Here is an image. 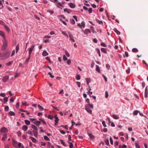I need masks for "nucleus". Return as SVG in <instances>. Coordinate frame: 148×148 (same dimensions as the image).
<instances>
[{
	"mask_svg": "<svg viewBox=\"0 0 148 148\" xmlns=\"http://www.w3.org/2000/svg\"><path fill=\"white\" fill-rule=\"evenodd\" d=\"M60 127H62L65 128L67 130H68V126L66 125H61Z\"/></svg>",
	"mask_w": 148,
	"mask_h": 148,
	"instance_id": "c03bdc74",
	"label": "nucleus"
},
{
	"mask_svg": "<svg viewBox=\"0 0 148 148\" xmlns=\"http://www.w3.org/2000/svg\"><path fill=\"white\" fill-rule=\"evenodd\" d=\"M44 138L46 141H49L50 140V139L46 136H44Z\"/></svg>",
	"mask_w": 148,
	"mask_h": 148,
	"instance_id": "a19ab883",
	"label": "nucleus"
},
{
	"mask_svg": "<svg viewBox=\"0 0 148 148\" xmlns=\"http://www.w3.org/2000/svg\"><path fill=\"white\" fill-rule=\"evenodd\" d=\"M82 32L84 34L86 35H88L89 33H90L91 32L90 30L88 29H86L84 30L82 29Z\"/></svg>",
	"mask_w": 148,
	"mask_h": 148,
	"instance_id": "0eeeda50",
	"label": "nucleus"
},
{
	"mask_svg": "<svg viewBox=\"0 0 148 148\" xmlns=\"http://www.w3.org/2000/svg\"><path fill=\"white\" fill-rule=\"evenodd\" d=\"M96 21L99 24H103V22L102 21H100L98 19H96Z\"/></svg>",
	"mask_w": 148,
	"mask_h": 148,
	"instance_id": "79ce46f5",
	"label": "nucleus"
},
{
	"mask_svg": "<svg viewBox=\"0 0 148 148\" xmlns=\"http://www.w3.org/2000/svg\"><path fill=\"white\" fill-rule=\"evenodd\" d=\"M45 59L47 60H48L49 63H51L52 62L51 61V60L50 58L49 57H46L45 58Z\"/></svg>",
	"mask_w": 148,
	"mask_h": 148,
	"instance_id": "e2e57ef3",
	"label": "nucleus"
},
{
	"mask_svg": "<svg viewBox=\"0 0 148 148\" xmlns=\"http://www.w3.org/2000/svg\"><path fill=\"white\" fill-rule=\"evenodd\" d=\"M58 17L59 18V19L60 18H61L62 19V18H63L64 19H65V18L64 16L63 15H61L58 16Z\"/></svg>",
	"mask_w": 148,
	"mask_h": 148,
	"instance_id": "6e6d98bb",
	"label": "nucleus"
},
{
	"mask_svg": "<svg viewBox=\"0 0 148 148\" xmlns=\"http://www.w3.org/2000/svg\"><path fill=\"white\" fill-rule=\"evenodd\" d=\"M76 84H77V86L79 88L80 87H81V83L80 82H76Z\"/></svg>",
	"mask_w": 148,
	"mask_h": 148,
	"instance_id": "4d7b16f0",
	"label": "nucleus"
},
{
	"mask_svg": "<svg viewBox=\"0 0 148 148\" xmlns=\"http://www.w3.org/2000/svg\"><path fill=\"white\" fill-rule=\"evenodd\" d=\"M34 47L35 45H32L31 47L29 49V56H30L33 50L34 49Z\"/></svg>",
	"mask_w": 148,
	"mask_h": 148,
	"instance_id": "6e6552de",
	"label": "nucleus"
},
{
	"mask_svg": "<svg viewBox=\"0 0 148 148\" xmlns=\"http://www.w3.org/2000/svg\"><path fill=\"white\" fill-rule=\"evenodd\" d=\"M22 144L21 143H18L14 139H12V145L14 147H17L18 146L19 148H20L21 147Z\"/></svg>",
	"mask_w": 148,
	"mask_h": 148,
	"instance_id": "f03ea898",
	"label": "nucleus"
},
{
	"mask_svg": "<svg viewBox=\"0 0 148 148\" xmlns=\"http://www.w3.org/2000/svg\"><path fill=\"white\" fill-rule=\"evenodd\" d=\"M60 20L62 22V23L64 24V25H67V23H66L64 21H63L62 19H61V18H60Z\"/></svg>",
	"mask_w": 148,
	"mask_h": 148,
	"instance_id": "bf43d9fd",
	"label": "nucleus"
},
{
	"mask_svg": "<svg viewBox=\"0 0 148 148\" xmlns=\"http://www.w3.org/2000/svg\"><path fill=\"white\" fill-rule=\"evenodd\" d=\"M96 70L99 73H101L100 69L99 66L97 65H96Z\"/></svg>",
	"mask_w": 148,
	"mask_h": 148,
	"instance_id": "6ab92c4d",
	"label": "nucleus"
},
{
	"mask_svg": "<svg viewBox=\"0 0 148 148\" xmlns=\"http://www.w3.org/2000/svg\"><path fill=\"white\" fill-rule=\"evenodd\" d=\"M28 129V127L26 125H23L22 127V129L24 131H26Z\"/></svg>",
	"mask_w": 148,
	"mask_h": 148,
	"instance_id": "5701e85b",
	"label": "nucleus"
},
{
	"mask_svg": "<svg viewBox=\"0 0 148 148\" xmlns=\"http://www.w3.org/2000/svg\"><path fill=\"white\" fill-rule=\"evenodd\" d=\"M148 92L146 90H145V97H147V96Z\"/></svg>",
	"mask_w": 148,
	"mask_h": 148,
	"instance_id": "774afa93",
	"label": "nucleus"
},
{
	"mask_svg": "<svg viewBox=\"0 0 148 148\" xmlns=\"http://www.w3.org/2000/svg\"><path fill=\"white\" fill-rule=\"evenodd\" d=\"M4 58H9L10 56V53L9 52H5L4 53Z\"/></svg>",
	"mask_w": 148,
	"mask_h": 148,
	"instance_id": "1a4fd4ad",
	"label": "nucleus"
},
{
	"mask_svg": "<svg viewBox=\"0 0 148 148\" xmlns=\"http://www.w3.org/2000/svg\"><path fill=\"white\" fill-rule=\"evenodd\" d=\"M42 55L44 56H45L48 55V53L45 50L42 53Z\"/></svg>",
	"mask_w": 148,
	"mask_h": 148,
	"instance_id": "cd10ccee",
	"label": "nucleus"
},
{
	"mask_svg": "<svg viewBox=\"0 0 148 148\" xmlns=\"http://www.w3.org/2000/svg\"><path fill=\"white\" fill-rule=\"evenodd\" d=\"M47 118L49 119L52 120L53 119V116L49 114L47 116Z\"/></svg>",
	"mask_w": 148,
	"mask_h": 148,
	"instance_id": "37998d69",
	"label": "nucleus"
},
{
	"mask_svg": "<svg viewBox=\"0 0 148 148\" xmlns=\"http://www.w3.org/2000/svg\"><path fill=\"white\" fill-rule=\"evenodd\" d=\"M8 129L5 127H3L0 130V132L1 133H5L8 132Z\"/></svg>",
	"mask_w": 148,
	"mask_h": 148,
	"instance_id": "39448f33",
	"label": "nucleus"
},
{
	"mask_svg": "<svg viewBox=\"0 0 148 148\" xmlns=\"http://www.w3.org/2000/svg\"><path fill=\"white\" fill-rule=\"evenodd\" d=\"M41 146H45L46 145V143L44 141H42L40 143Z\"/></svg>",
	"mask_w": 148,
	"mask_h": 148,
	"instance_id": "58836bf2",
	"label": "nucleus"
},
{
	"mask_svg": "<svg viewBox=\"0 0 148 148\" xmlns=\"http://www.w3.org/2000/svg\"><path fill=\"white\" fill-rule=\"evenodd\" d=\"M39 119L42 122V124L45 125H47L46 122L44 120L42 119Z\"/></svg>",
	"mask_w": 148,
	"mask_h": 148,
	"instance_id": "f704fd0d",
	"label": "nucleus"
},
{
	"mask_svg": "<svg viewBox=\"0 0 148 148\" xmlns=\"http://www.w3.org/2000/svg\"><path fill=\"white\" fill-rule=\"evenodd\" d=\"M8 114L10 116H14L15 115V113L14 112L11 111H10L8 112Z\"/></svg>",
	"mask_w": 148,
	"mask_h": 148,
	"instance_id": "c85d7f7f",
	"label": "nucleus"
},
{
	"mask_svg": "<svg viewBox=\"0 0 148 148\" xmlns=\"http://www.w3.org/2000/svg\"><path fill=\"white\" fill-rule=\"evenodd\" d=\"M56 6L58 8H59L61 9H62V8L64 7L63 5L60 2L57 3H56Z\"/></svg>",
	"mask_w": 148,
	"mask_h": 148,
	"instance_id": "ddd939ff",
	"label": "nucleus"
},
{
	"mask_svg": "<svg viewBox=\"0 0 148 148\" xmlns=\"http://www.w3.org/2000/svg\"><path fill=\"white\" fill-rule=\"evenodd\" d=\"M96 50L97 52V53L98 54L99 56V57H100L101 56V55L100 51L99 49L98 48H96Z\"/></svg>",
	"mask_w": 148,
	"mask_h": 148,
	"instance_id": "7c9ffc66",
	"label": "nucleus"
},
{
	"mask_svg": "<svg viewBox=\"0 0 148 148\" xmlns=\"http://www.w3.org/2000/svg\"><path fill=\"white\" fill-rule=\"evenodd\" d=\"M25 123L27 125H29L30 124V121L27 120H25Z\"/></svg>",
	"mask_w": 148,
	"mask_h": 148,
	"instance_id": "c9c22d12",
	"label": "nucleus"
},
{
	"mask_svg": "<svg viewBox=\"0 0 148 148\" xmlns=\"http://www.w3.org/2000/svg\"><path fill=\"white\" fill-rule=\"evenodd\" d=\"M70 21L71 23L72 24H75V22L74 19H71Z\"/></svg>",
	"mask_w": 148,
	"mask_h": 148,
	"instance_id": "680f3d73",
	"label": "nucleus"
},
{
	"mask_svg": "<svg viewBox=\"0 0 148 148\" xmlns=\"http://www.w3.org/2000/svg\"><path fill=\"white\" fill-rule=\"evenodd\" d=\"M68 143L69 144V147L70 148H73V145L71 143L69 142Z\"/></svg>",
	"mask_w": 148,
	"mask_h": 148,
	"instance_id": "69168bd1",
	"label": "nucleus"
},
{
	"mask_svg": "<svg viewBox=\"0 0 148 148\" xmlns=\"http://www.w3.org/2000/svg\"><path fill=\"white\" fill-rule=\"evenodd\" d=\"M17 136H19V137H20L21 136V132H20V131H18V132H17Z\"/></svg>",
	"mask_w": 148,
	"mask_h": 148,
	"instance_id": "338daca9",
	"label": "nucleus"
},
{
	"mask_svg": "<svg viewBox=\"0 0 148 148\" xmlns=\"http://www.w3.org/2000/svg\"><path fill=\"white\" fill-rule=\"evenodd\" d=\"M101 45L104 47H107V45L106 44L103 42H102L101 43Z\"/></svg>",
	"mask_w": 148,
	"mask_h": 148,
	"instance_id": "8fccbe9b",
	"label": "nucleus"
},
{
	"mask_svg": "<svg viewBox=\"0 0 148 148\" xmlns=\"http://www.w3.org/2000/svg\"><path fill=\"white\" fill-rule=\"evenodd\" d=\"M85 102L87 104L85 106V109L89 113L91 114L92 113V110H90V108H93V106L92 104L90 103V100L88 98H86L85 99Z\"/></svg>",
	"mask_w": 148,
	"mask_h": 148,
	"instance_id": "f257e3e1",
	"label": "nucleus"
},
{
	"mask_svg": "<svg viewBox=\"0 0 148 148\" xmlns=\"http://www.w3.org/2000/svg\"><path fill=\"white\" fill-rule=\"evenodd\" d=\"M132 51L134 53H136L138 51V50L137 49L134 48L132 49Z\"/></svg>",
	"mask_w": 148,
	"mask_h": 148,
	"instance_id": "09e8293b",
	"label": "nucleus"
},
{
	"mask_svg": "<svg viewBox=\"0 0 148 148\" xmlns=\"http://www.w3.org/2000/svg\"><path fill=\"white\" fill-rule=\"evenodd\" d=\"M7 135L6 133H4L2 134V137L1 140L3 141H4L7 139Z\"/></svg>",
	"mask_w": 148,
	"mask_h": 148,
	"instance_id": "9b49d317",
	"label": "nucleus"
},
{
	"mask_svg": "<svg viewBox=\"0 0 148 148\" xmlns=\"http://www.w3.org/2000/svg\"><path fill=\"white\" fill-rule=\"evenodd\" d=\"M0 35L5 40V37L3 32L2 31H0Z\"/></svg>",
	"mask_w": 148,
	"mask_h": 148,
	"instance_id": "4be33fe9",
	"label": "nucleus"
},
{
	"mask_svg": "<svg viewBox=\"0 0 148 148\" xmlns=\"http://www.w3.org/2000/svg\"><path fill=\"white\" fill-rule=\"evenodd\" d=\"M119 144V142L118 141H116L114 143V145L115 147L118 146Z\"/></svg>",
	"mask_w": 148,
	"mask_h": 148,
	"instance_id": "052dcab7",
	"label": "nucleus"
},
{
	"mask_svg": "<svg viewBox=\"0 0 148 148\" xmlns=\"http://www.w3.org/2000/svg\"><path fill=\"white\" fill-rule=\"evenodd\" d=\"M38 107L39 110L41 111H43L44 110V108L40 105H38Z\"/></svg>",
	"mask_w": 148,
	"mask_h": 148,
	"instance_id": "4c0bfd02",
	"label": "nucleus"
},
{
	"mask_svg": "<svg viewBox=\"0 0 148 148\" xmlns=\"http://www.w3.org/2000/svg\"><path fill=\"white\" fill-rule=\"evenodd\" d=\"M75 78L77 80H79L80 79V76L79 75H77L75 76Z\"/></svg>",
	"mask_w": 148,
	"mask_h": 148,
	"instance_id": "a18cd8bd",
	"label": "nucleus"
},
{
	"mask_svg": "<svg viewBox=\"0 0 148 148\" xmlns=\"http://www.w3.org/2000/svg\"><path fill=\"white\" fill-rule=\"evenodd\" d=\"M33 123L36 125L37 126H39L41 123V121H36L33 122Z\"/></svg>",
	"mask_w": 148,
	"mask_h": 148,
	"instance_id": "a211bd4d",
	"label": "nucleus"
},
{
	"mask_svg": "<svg viewBox=\"0 0 148 148\" xmlns=\"http://www.w3.org/2000/svg\"><path fill=\"white\" fill-rule=\"evenodd\" d=\"M77 26L81 29H82V27L84 28L85 26V23L84 21H82L81 24L79 23L77 24Z\"/></svg>",
	"mask_w": 148,
	"mask_h": 148,
	"instance_id": "7ed1b4c3",
	"label": "nucleus"
},
{
	"mask_svg": "<svg viewBox=\"0 0 148 148\" xmlns=\"http://www.w3.org/2000/svg\"><path fill=\"white\" fill-rule=\"evenodd\" d=\"M32 127L35 131H36V132L37 131L38 128H37V127L36 126H35V125H32Z\"/></svg>",
	"mask_w": 148,
	"mask_h": 148,
	"instance_id": "b1692460",
	"label": "nucleus"
},
{
	"mask_svg": "<svg viewBox=\"0 0 148 148\" xmlns=\"http://www.w3.org/2000/svg\"><path fill=\"white\" fill-rule=\"evenodd\" d=\"M29 138L32 140V141L33 143H37V141L36 140L34 137L32 136H30Z\"/></svg>",
	"mask_w": 148,
	"mask_h": 148,
	"instance_id": "f3484780",
	"label": "nucleus"
},
{
	"mask_svg": "<svg viewBox=\"0 0 148 148\" xmlns=\"http://www.w3.org/2000/svg\"><path fill=\"white\" fill-rule=\"evenodd\" d=\"M105 143L107 145H109V141L108 139H106L105 141Z\"/></svg>",
	"mask_w": 148,
	"mask_h": 148,
	"instance_id": "0e129e2a",
	"label": "nucleus"
},
{
	"mask_svg": "<svg viewBox=\"0 0 148 148\" xmlns=\"http://www.w3.org/2000/svg\"><path fill=\"white\" fill-rule=\"evenodd\" d=\"M114 31L118 35L120 34V32L116 28L114 29Z\"/></svg>",
	"mask_w": 148,
	"mask_h": 148,
	"instance_id": "a878e982",
	"label": "nucleus"
},
{
	"mask_svg": "<svg viewBox=\"0 0 148 148\" xmlns=\"http://www.w3.org/2000/svg\"><path fill=\"white\" fill-rule=\"evenodd\" d=\"M7 47V42L5 40L3 42V45L2 47V50L3 51L5 50Z\"/></svg>",
	"mask_w": 148,
	"mask_h": 148,
	"instance_id": "423d86ee",
	"label": "nucleus"
},
{
	"mask_svg": "<svg viewBox=\"0 0 148 148\" xmlns=\"http://www.w3.org/2000/svg\"><path fill=\"white\" fill-rule=\"evenodd\" d=\"M101 51L102 52H103L105 53H106L107 52L106 48H101Z\"/></svg>",
	"mask_w": 148,
	"mask_h": 148,
	"instance_id": "393cba45",
	"label": "nucleus"
},
{
	"mask_svg": "<svg viewBox=\"0 0 148 148\" xmlns=\"http://www.w3.org/2000/svg\"><path fill=\"white\" fill-rule=\"evenodd\" d=\"M60 141L62 145H63L64 146V147L66 146V145L65 142L63 141V140H62V139H60Z\"/></svg>",
	"mask_w": 148,
	"mask_h": 148,
	"instance_id": "c756f323",
	"label": "nucleus"
},
{
	"mask_svg": "<svg viewBox=\"0 0 148 148\" xmlns=\"http://www.w3.org/2000/svg\"><path fill=\"white\" fill-rule=\"evenodd\" d=\"M69 37L70 38V40L72 41L73 42H75V41L73 39V37L72 35H69Z\"/></svg>",
	"mask_w": 148,
	"mask_h": 148,
	"instance_id": "e433bc0d",
	"label": "nucleus"
},
{
	"mask_svg": "<svg viewBox=\"0 0 148 148\" xmlns=\"http://www.w3.org/2000/svg\"><path fill=\"white\" fill-rule=\"evenodd\" d=\"M68 5L71 8H74L76 7L75 4L72 3H68Z\"/></svg>",
	"mask_w": 148,
	"mask_h": 148,
	"instance_id": "9d476101",
	"label": "nucleus"
},
{
	"mask_svg": "<svg viewBox=\"0 0 148 148\" xmlns=\"http://www.w3.org/2000/svg\"><path fill=\"white\" fill-rule=\"evenodd\" d=\"M13 61H10L6 63V65L7 66H10L13 63Z\"/></svg>",
	"mask_w": 148,
	"mask_h": 148,
	"instance_id": "603ef678",
	"label": "nucleus"
},
{
	"mask_svg": "<svg viewBox=\"0 0 148 148\" xmlns=\"http://www.w3.org/2000/svg\"><path fill=\"white\" fill-rule=\"evenodd\" d=\"M87 93L89 96L90 97H92L94 99L95 102L96 101V97L95 96H92V92L89 91L87 92Z\"/></svg>",
	"mask_w": 148,
	"mask_h": 148,
	"instance_id": "20e7f679",
	"label": "nucleus"
},
{
	"mask_svg": "<svg viewBox=\"0 0 148 148\" xmlns=\"http://www.w3.org/2000/svg\"><path fill=\"white\" fill-rule=\"evenodd\" d=\"M127 147V146L125 145H120L119 147V148H126Z\"/></svg>",
	"mask_w": 148,
	"mask_h": 148,
	"instance_id": "473e14b6",
	"label": "nucleus"
},
{
	"mask_svg": "<svg viewBox=\"0 0 148 148\" xmlns=\"http://www.w3.org/2000/svg\"><path fill=\"white\" fill-rule=\"evenodd\" d=\"M62 33L65 36H66L67 38H68V36L67 34H66V32L64 31H62Z\"/></svg>",
	"mask_w": 148,
	"mask_h": 148,
	"instance_id": "13d9d810",
	"label": "nucleus"
},
{
	"mask_svg": "<svg viewBox=\"0 0 148 148\" xmlns=\"http://www.w3.org/2000/svg\"><path fill=\"white\" fill-rule=\"evenodd\" d=\"M4 110L5 111L8 112L9 110V108L8 106H6L4 108Z\"/></svg>",
	"mask_w": 148,
	"mask_h": 148,
	"instance_id": "5fc2aeb1",
	"label": "nucleus"
},
{
	"mask_svg": "<svg viewBox=\"0 0 148 148\" xmlns=\"http://www.w3.org/2000/svg\"><path fill=\"white\" fill-rule=\"evenodd\" d=\"M90 27L92 32L93 33H94L95 32V31L94 27L92 26H91Z\"/></svg>",
	"mask_w": 148,
	"mask_h": 148,
	"instance_id": "864d4df0",
	"label": "nucleus"
},
{
	"mask_svg": "<svg viewBox=\"0 0 148 148\" xmlns=\"http://www.w3.org/2000/svg\"><path fill=\"white\" fill-rule=\"evenodd\" d=\"M135 145L136 148H140V145L138 143L135 142Z\"/></svg>",
	"mask_w": 148,
	"mask_h": 148,
	"instance_id": "72a5a7b5",
	"label": "nucleus"
},
{
	"mask_svg": "<svg viewBox=\"0 0 148 148\" xmlns=\"http://www.w3.org/2000/svg\"><path fill=\"white\" fill-rule=\"evenodd\" d=\"M87 85L88 86H89V83L90 82V78H87L85 79Z\"/></svg>",
	"mask_w": 148,
	"mask_h": 148,
	"instance_id": "bb28decb",
	"label": "nucleus"
},
{
	"mask_svg": "<svg viewBox=\"0 0 148 148\" xmlns=\"http://www.w3.org/2000/svg\"><path fill=\"white\" fill-rule=\"evenodd\" d=\"M22 103L23 105H24L25 106H29V104L27 103V102L26 101H24V102H22Z\"/></svg>",
	"mask_w": 148,
	"mask_h": 148,
	"instance_id": "de8ad7c7",
	"label": "nucleus"
},
{
	"mask_svg": "<svg viewBox=\"0 0 148 148\" xmlns=\"http://www.w3.org/2000/svg\"><path fill=\"white\" fill-rule=\"evenodd\" d=\"M54 118L55 119V125H56L58 123V122L59 120V119L57 115H56L54 116Z\"/></svg>",
	"mask_w": 148,
	"mask_h": 148,
	"instance_id": "f8f14e48",
	"label": "nucleus"
},
{
	"mask_svg": "<svg viewBox=\"0 0 148 148\" xmlns=\"http://www.w3.org/2000/svg\"><path fill=\"white\" fill-rule=\"evenodd\" d=\"M111 116L115 119H118L119 118V117L118 115L113 114Z\"/></svg>",
	"mask_w": 148,
	"mask_h": 148,
	"instance_id": "aec40b11",
	"label": "nucleus"
},
{
	"mask_svg": "<svg viewBox=\"0 0 148 148\" xmlns=\"http://www.w3.org/2000/svg\"><path fill=\"white\" fill-rule=\"evenodd\" d=\"M51 143L49 142H47V148H55L54 146L53 145H51Z\"/></svg>",
	"mask_w": 148,
	"mask_h": 148,
	"instance_id": "2eb2a0df",
	"label": "nucleus"
},
{
	"mask_svg": "<svg viewBox=\"0 0 148 148\" xmlns=\"http://www.w3.org/2000/svg\"><path fill=\"white\" fill-rule=\"evenodd\" d=\"M64 12H66L69 14L71 13L72 12V10H71L67 8H64Z\"/></svg>",
	"mask_w": 148,
	"mask_h": 148,
	"instance_id": "4468645a",
	"label": "nucleus"
},
{
	"mask_svg": "<svg viewBox=\"0 0 148 148\" xmlns=\"http://www.w3.org/2000/svg\"><path fill=\"white\" fill-rule=\"evenodd\" d=\"M9 79V76L6 75L2 79V81L4 82H6Z\"/></svg>",
	"mask_w": 148,
	"mask_h": 148,
	"instance_id": "dca6fc26",
	"label": "nucleus"
},
{
	"mask_svg": "<svg viewBox=\"0 0 148 148\" xmlns=\"http://www.w3.org/2000/svg\"><path fill=\"white\" fill-rule=\"evenodd\" d=\"M4 27L5 30L8 32H9L10 31V28L6 25H4Z\"/></svg>",
	"mask_w": 148,
	"mask_h": 148,
	"instance_id": "49530a36",
	"label": "nucleus"
},
{
	"mask_svg": "<svg viewBox=\"0 0 148 148\" xmlns=\"http://www.w3.org/2000/svg\"><path fill=\"white\" fill-rule=\"evenodd\" d=\"M19 44H18L16 47V53H17L18 51L19 50Z\"/></svg>",
	"mask_w": 148,
	"mask_h": 148,
	"instance_id": "ea45409f",
	"label": "nucleus"
},
{
	"mask_svg": "<svg viewBox=\"0 0 148 148\" xmlns=\"http://www.w3.org/2000/svg\"><path fill=\"white\" fill-rule=\"evenodd\" d=\"M88 134L91 139H94L95 138L94 136L91 133H88Z\"/></svg>",
	"mask_w": 148,
	"mask_h": 148,
	"instance_id": "412c9836",
	"label": "nucleus"
},
{
	"mask_svg": "<svg viewBox=\"0 0 148 148\" xmlns=\"http://www.w3.org/2000/svg\"><path fill=\"white\" fill-rule=\"evenodd\" d=\"M139 112V111L137 110H135L134 111L133 114L134 115H136Z\"/></svg>",
	"mask_w": 148,
	"mask_h": 148,
	"instance_id": "2f4dec72",
	"label": "nucleus"
},
{
	"mask_svg": "<svg viewBox=\"0 0 148 148\" xmlns=\"http://www.w3.org/2000/svg\"><path fill=\"white\" fill-rule=\"evenodd\" d=\"M143 63L145 65L146 67L148 68V65L147 64L146 62L144 60H142Z\"/></svg>",
	"mask_w": 148,
	"mask_h": 148,
	"instance_id": "3c124183",
	"label": "nucleus"
}]
</instances>
